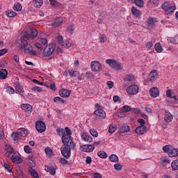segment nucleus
<instances>
[{"label": "nucleus", "instance_id": "nucleus-54", "mask_svg": "<svg viewBox=\"0 0 178 178\" xmlns=\"http://www.w3.org/2000/svg\"><path fill=\"white\" fill-rule=\"evenodd\" d=\"M35 1V8H41L42 5V0H40V2H38L37 0H33Z\"/></svg>", "mask_w": 178, "mask_h": 178}, {"label": "nucleus", "instance_id": "nucleus-39", "mask_svg": "<svg viewBox=\"0 0 178 178\" xmlns=\"http://www.w3.org/2000/svg\"><path fill=\"white\" fill-rule=\"evenodd\" d=\"M67 33L70 34H73V31H74V24L69 25L67 28Z\"/></svg>", "mask_w": 178, "mask_h": 178}, {"label": "nucleus", "instance_id": "nucleus-50", "mask_svg": "<svg viewBox=\"0 0 178 178\" xmlns=\"http://www.w3.org/2000/svg\"><path fill=\"white\" fill-rule=\"evenodd\" d=\"M24 151L26 152V154H31V147L29 145H25L24 147Z\"/></svg>", "mask_w": 178, "mask_h": 178}, {"label": "nucleus", "instance_id": "nucleus-26", "mask_svg": "<svg viewBox=\"0 0 178 178\" xmlns=\"http://www.w3.org/2000/svg\"><path fill=\"white\" fill-rule=\"evenodd\" d=\"M168 155L169 156H170V158L178 156V149H170V152H168Z\"/></svg>", "mask_w": 178, "mask_h": 178}, {"label": "nucleus", "instance_id": "nucleus-41", "mask_svg": "<svg viewBox=\"0 0 178 178\" xmlns=\"http://www.w3.org/2000/svg\"><path fill=\"white\" fill-rule=\"evenodd\" d=\"M19 134L18 132H13L12 134V137L13 138H14V141H15L16 143H17V141H19L20 137H19Z\"/></svg>", "mask_w": 178, "mask_h": 178}, {"label": "nucleus", "instance_id": "nucleus-53", "mask_svg": "<svg viewBox=\"0 0 178 178\" xmlns=\"http://www.w3.org/2000/svg\"><path fill=\"white\" fill-rule=\"evenodd\" d=\"M59 162L60 163H62V165H67L69 163V161L65 158H60Z\"/></svg>", "mask_w": 178, "mask_h": 178}, {"label": "nucleus", "instance_id": "nucleus-28", "mask_svg": "<svg viewBox=\"0 0 178 178\" xmlns=\"http://www.w3.org/2000/svg\"><path fill=\"white\" fill-rule=\"evenodd\" d=\"M65 132H64V134L63 136L64 137H72V130H70V128L65 127Z\"/></svg>", "mask_w": 178, "mask_h": 178}, {"label": "nucleus", "instance_id": "nucleus-62", "mask_svg": "<svg viewBox=\"0 0 178 178\" xmlns=\"http://www.w3.org/2000/svg\"><path fill=\"white\" fill-rule=\"evenodd\" d=\"M40 42H41L43 45H47V44H48V40H47L46 38H41V39H40Z\"/></svg>", "mask_w": 178, "mask_h": 178}, {"label": "nucleus", "instance_id": "nucleus-14", "mask_svg": "<svg viewBox=\"0 0 178 178\" xmlns=\"http://www.w3.org/2000/svg\"><path fill=\"white\" fill-rule=\"evenodd\" d=\"M70 94H72V91L67 89H61L59 91V95L63 98H67V97H70Z\"/></svg>", "mask_w": 178, "mask_h": 178}, {"label": "nucleus", "instance_id": "nucleus-7", "mask_svg": "<svg viewBox=\"0 0 178 178\" xmlns=\"http://www.w3.org/2000/svg\"><path fill=\"white\" fill-rule=\"evenodd\" d=\"M37 131L39 133H44L45 130H47V127L45 126V123L42 121H38L35 124Z\"/></svg>", "mask_w": 178, "mask_h": 178}, {"label": "nucleus", "instance_id": "nucleus-60", "mask_svg": "<svg viewBox=\"0 0 178 178\" xmlns=\"http://www.w3.org/2000/svg\"><path fill=\"white\" fill-rule=\"evenodd\" d=\"M138 123H140V126H145V120H144V119L143 118H140L138 120Z\"/></svg>", "mask_w": 178, "mask_h": 178}, {"label": "nucleus", "instance_id": "nucleus-4", "mask_svg": "<svg viewBox=\"0 0 178 178\" xmlns=\"http://www.w3.org/2000/svg\"><path fill=\"white\" fill-rule=\"evenodd\" d=\"M162 8L165 12H169L166 13V15H170L174 13L175 10H176V6H172L170 3L168 1L164 2L162 5Z\"/></svg>", "mask_w": 178, "mask_h": 178}, {"label": "nucleus", "instance_id": "nucleus-35", "mask_svg": "<svg viewBox=\"0 0 178 178\" xmlns=\"http://www.w3.org/2000/svg\"><path fill=\"white\" fill-rule=\"evenodd\" d=\"M131 109L132 108L130 106H124L121 109V112H122V113H126V112H130Z\"/></svg>", "mask_w": 178, "mask_h": 178}, {"label": "nucleus", "instance_id": "nucleus-32", "mask_svg": "<svg viewBox=\"0 0 178 178\" xmlns=\"http://www.w3.org/2000/svg\"><path fill=\"white\" fill-rule=\"evenodd\" d=\"M109 159L111 162H119V157L116 154H111Z\"/></svg>", "mask_w": 178, "mask_h": 178}, {"label": "nucleus", "instance_id": "nucleus-13", "mask_svg": "<svg viewBox=\"0 0 178 178\" xmlns=\"http://www.w3.org/2000/svg\"><path fill=\"white\" fill-rule=\"evenodd\" d=\"M149 95L153 98H156V97H159V89L156 87H153L150 88Z\"/></svg>", "mask_w": 178, "mask_h": 178}, {"label": "nucleus", "instance_id": "nucleus-36", "mask_svg": "<svg viewBox=\"0 0 178 178\" xmlns=\"http://www.w3.org/2000/svg\"><path fill=\"white\" fill-rule=\"evenodd\" d=\"M98 156H99V158H102V159H105L106 158H108V154H106V152H99L97 153Z\"/></svg>", "mask_w": 178, "mask_h": 178}, {"label": "nucleus", "instance_id": "nucleus-30", "mask_svg": "<svg viewBox=\"0 0 178 178\" xmlns=\"http://www.w3.org/2000/svg\"><path fill=\"white\" fill-rule=\"evenodd\" d=\"M44 151H45L46 155H47V156H49V158H51L52 155H54V151L52 150V149L49 147H46Z\"/></svg>", "mask_w": 178, "mask_h": 178}, {"label": "nucleus", "instance_id": "nucleus-43", "mask_svg": "<svg viewBox=\"0 0 178 178\" xmlns=\"http://www.w3.org/2000/svg\"><path fill=\"white\" fill-rule=\"evenodd\" d=\"M35 47L38 49V54H41V52L42 51V49H44L42 44L40 43H36Z\"/></svg>", "mask_w": 178, "mask_h": 178}, {"label": "nucleus", "instance_id": "nucleus-10", "mask_svg": "<svg viewBox=\"0 0 178 178\" xmlns=\"http://www.w3.org/2000/svg\"><path fill=\"white\" fill-rule=\"evenodd\" d=\"M130 131V127L127 124H120L118 127V133L123 134V133H127Z\"/></svg>", "mask_w": 178, "mask_h": 178}, {"label": "nucleus", "instance_id": "nucleus-27", "mask_svg": "<svg viewBox=\"0 0 178 178\" xmlns=\"http://www.w3.org/2000/svg\"><path fill=\"white\" fill-rule=\"evenodd\" d=\"M29 170L32 177L40 178V176H38V173L35 171V170L33 169V168H29Z\"/></svg>", "mask_w": 178, "mask_h": 178}, {"label": "nucleus", "instance_id": "nucleus-52", "mask_svg": "<svg viewBox=\"0 0 178 178\" xmlns=\"http://www.w3.org/2000/svg\"><path fill=\"white\" fill-rule=\"evenodd\" d=\"M122 168H123V165H122V164L120 163H117L114 165V169L115 170H122Z\"/></svg>", "mask_w": 178, "mask_h": 178}, {"label": "nucleus", "instance_id": "nucleus-46", "mask_svg": "<svg viewBox=\"0 0 178 178\" xmlns=\"http://www.w3.org/2000/svg\"><path fill=\"white\" fill-rule=\"evenodd\" d=\"M99 40H100V42L104 43V42H106L108 39L106 38V35H105V34H102V35H100Z\"/></svg>", "mask_w": 178, "mask_h": 178}, {"label": "nucleus", "instance_id": "nucleus-55", "mask_svg": "<svg viewBox=\"0 0 178 178\" xmlns=\"http://www.w3.org/2000/svg\"><path fill=\"white\" fill-rule=\"evenodd\" d=\"M57 41L58 44H61V45H65V42H63V38L62 36L57 37Z\"/></svg>", "mask_w": 178, "mask_h": 178}, {"label": "nucleus", "instance_id": "nucleus-24", "mask_svg": "<svg viewBox=\"0 0 178 178\" xmlns=\"http://www.w3.org/2000/svg\"><path fill=\"white\" fill-rule=\"evenodd\" d=\"M172 119L173 115H172V114L165 111V122H166V123H170V122H172Z\"/></svg>", "mask_w": 178, "mask_h": 178}, {"label": "nucleus", "instance_id": "nucleus-3", "mask_svg": "<svg viewBox=\"0 0 178 178\" xmlns=\"http://www.w3.org/2000/svg\"><path fill=\"white\" fill-rule=\"evenodd\" d=\"M106 63L108 65L111 69H113L114 70H122L123 69V67L122 66V63H119L116 60L113 59H107L106 60Z\"/></svg>", "mask_w": 178, "mask_h": 178}, {"label": "nucleus", "instance_id": "nucleus-45", "mask_svg": "<svg viewBox=\"0 0 178 178\" xmlns=\"http://www.w3.org/2000/svg\"><path fill=\"white\" fill-rule=\"evenodd\" d=\"M147 26L149 27H154V26H155V22H154V18H150L147 20Z\"/></svg>", "mask_w": 178, "mask_h": 178}, {"label": "nucleus", "instance_id": "nucleus-48", "mask_svg": "<svg viewBox=\"0 0 178 178\" xmlns=\"http://www.w3.org/2000/svg\"><path fill=\"white\" fill-rule=\"evenodd\" d=\"M15 90L16 91L19 92V94L24 92V90H23V88L22 87V86H20V84H17Z\"/></svg>", "mask_w": 178, "mask_h": 178}, {"label": "nucleus", "instance_id": "nucleus-51", "mask_svg": "<svg viewBox=\"0 0 178 178\" xmlns=\"http://www.w3.org/2000/svg\"><path fill=\"white\" fill-rule=\"evenodd\" d=\"M3 166L8 172H10V173L13 172L12 168H10V165H9V163H4Z\"/></svg>", "mask_w": 178, "mask_h": 178}, {"label": "nucleus", "instance_id": "nucleus-21", "mask_svg": "<svg viewBox=\"0 0 178 178\" xmlns=\"http://www.w3.org/2000/svg\"><path fill=\"white\" fill-rule=\"evenodd\" d=\"M8 77V70L1 69L0 70V80H5Z\"/></svg>", "mask_w": 178, "mask_h": 178}, {"label": "nucleus", "instance_id": "nucleus-29", "mask_svg": "<svg viewBox=\"0 0 178 178\" xmlns=\"http://www.w3.org/2000/svg\"><path fill=\"white\" fill-rule=\"evenodd\" d=\"M172 170H178V160H174L171 163Z\"/></svg>", "mask_w": 178, "mask_h": 178}, {"label": "nucleus", "instance_id": "nucleus-37", "mask_svg": "<svg viewBox=\"0 0 178 178\" xmlns=\"http://www.w3.org/2000/svg\"><path fill=\"white\" fill-rule=\"evenodd\" d=\"M56 133L59 137H60V136L63 137V134H65V129H63V128H57Z\"/></svg>", "mask_w": 178, "mask_h": 178}, {"label": "nucleus", "instance_id": "nucleus-40", "mask_svg": "<svg viewBox=\"0 0 178 178\" xmlns=\"http://www.w3.org/2000/svg\"><path fill=\"white\" fill-rule=\"evenodd\" d=\"M169 40L171 44H178V36L171 37Z\"/></svg>", "mask_w": 178, "mask_h": 178}, {"label": "nucleus", "instance_id": "nucleus-44", "mask_svg": "<svg viewBox=\"0 0 178 178\" xmlns=\"http://www.w3.org/2000/svg\"><path fill=\"white\" fill-rule=\"evenodd\" d=\"M118 127H116V125H111L108 128V132L112 134L113 133H115V131H116Z\"/></svg>", "mask_w": 178, "mask_h": 178}, {"label": "nucleus", "instance_id": "nucleus-11", "mask_svg": "<svg viewBox=\"0 0 178 178\" xmlns=\"http://www.w3.org/2000/svg\"><path fill=\"white\" fill-rule=\"evenodd\" d=\"M94 115H96L97 118H100L101 119H105L106 118V114L105 111L102 108H97L96 111H94Z\"/></svg>", "mask_w": 178, "mask_h": 178}, {"label": "nucleus", "instance_id": "nucleus-61", "mask_svg": "<svg viewBox=\"0 0 178 178\" xmlns=\"http://www.w3.org/2000/svg\"><path fill=\"white\" fill-rule=\"evenodd\" d=\"M65 45H63V47H65V48H70L72 47V44L70 42L66 41L65 43L64 42Z\"/></svg>", "mask_w": 178, "mask_h": 178}, {"label": "nucleus", "instance_id": "nucleus-59", "mask_svg": "<svg viewBox=\"0 0 178 178\" xmlns=\"http://www.w3.org/2000/svg\"><path fill=\"white\" fill-rule=\"evenodd\" d=\"M32 91H38V92H41V91H42V88L38 86H35L32 88Z\"/></svg>", "mask_w": 178, "mask_h": 178}, {"label": "nucleus", "instance_id": "nucleus-19", "mask_svg": "<svg viewBox=\"0 0 178 178\" xmlns=\"http://www.w3.org/2000/svg\"><path fill=\"white\" fill-rule=\"evenodd\" d=\"M17 132H18L19 136L21 137H27V136H29V131L24 128L19 129Z\"/></svg>", "mask_w": 178, "mask_h": 178}, {"label": "nucleus", "instance_id": "nucleus-12", "mask_svg": "<svg viewBox=\"0 0 178 178\" xmlns=\"http://www.w3.org/2000/svg\"><path fill=\"white\" fill-rule=\"evenodd\" d=\"M147 130L148 129L146 126L140 125L135 129V133H136V134L143 135L147 133Z\"/></svg>", "mask_w": 178, "mask_h": 178}, {"label": "nucleus", "instance_id": "nucleus-5", "mask_svg": "<svg viewBox=\"0 0 178 178\" xmlns=\"http://www.w3.org/2000/svg\"><path fill=\"white\" fill-rule=\"evenodd\" d=\"M56 48V44H55V43H51L44 47L42 54L44 56H51V55L54 54V51H55Z\"/></svg>", "mask_w": 178, "mask_h": 178}, {"label": "nucleus", "instance_id": "nucleus-47", "mask_svg": "<svg viewBox=\"0 0 178 178\" xmlns=\"http://www.w3.org/2000/svg\"><path fill=\"white\" fill-rule=\"evenodd\" d=\"M6 150L7 152H15V149H13V147H12L10 145H6Z\"/></svg>", "mask_w": 178, "mask_h": 178}, {"label": "nucleus", "instance_id": "nucleus-56", "mask_svg": "<svg viewBox=\"0 0 178 178\" xmlns=\"http://www.w3.org/2000/svg\"><path fill=\"white\" fill-rule=\"evenodd\" d=\"M163 150L164 152H170V146L165 145L164 147H163Z\"/></svg>", "mask_w": 178, "mask_h": 178}, {"label": "nucleus", "instance_id": "nucleus-9", "mask_svg": "<svg viewBox=\"0 0 178 178\" xmlns=\"http://www.w3.org/2000/svg\"><path fill=\"white\" fill-rule=\"evenodd\" d=\"M92 72H99L102 69V65L98 61H93L90 64Z\"/></svg>", "mask_w": 178, "mask_h": 178}, {"label": "nucleus", "instance_id": "nucleus-6", "mask_svg": "<svg viewBox=\"0 0 178 178\" xmlns=\"http://www.w3.org/2000/svg\"><path fill=\"white\" fill-rule=\"evenodd\" d=\"M22 45L20 47V49H24L25 51V54H29V52H31V49H33V46L27 40H22Z\"/></svg>", "mask_w": 178, "mask_h": 178}, {"label": "nucleus", "instance_id": "nucleus-2", "mask_svg": "<svg viewBox=\"0 0 178 178\" xmlns=\"http://www.w3.org/2000/svg\"><path fill=\"white\" fill-rule=\"evenodd\" d=\"M38 35V31H37V29L30 28L29 29L27 30V33H26L23 35V40L24 41H27L30 40V38H35Z\"/></svg>", "mask_w": 178, "mask_h": 178}, {"label": "nucleus", "instance_id": "nucleus-18", "mask_svg": "<svg viewBox=\"0 0 178 178\" xmlns=\"http://www.w3.org/2000/svg\"><path fill=\"white\" fill-rule=\"evenodd\" d=\"M21 108L23 111H25V112L29 113H31V112H33V106L30 104H22Z\"/></svg>", "mask_w": 178, "mask_h": 178}, {"label": "nucleus", "instance_id": "nucleus-49", "mask_svg": "<svg viewBox=\"0 0 178 178\" xmlns=\"http://www.w3.org/2000/svg\"><path fill=\"white\" fill-rule=\"evenodd\" d=\"M90 134L92 137H98V132L94 129H90Z\"/></svg>", "mask_w": 178, "mask_h": 178}, {"label": "nucleus", "instance_id": "nucleus-1", "mask_svg": "<svg viewBox=\"0 0 178 178\" xmlns=\"http://www.w3.org/2000/svg\"><path fill=\"white\" fill-rule=\"evenodd\" d=\"M61 140L63 144L60 147L61 154L64 158L69 159L72 155V148L74 149L76 144L73 142L72 136H62Z\"/></svg>", "mask_w": 178, "mask_h": 178}, {"label": "nucleus", "instance_id": "nucleus-23", "mask_svg": "<svg viewBox=\"0 0 178 178\" xmlns=\"http://www.w3.org/2000/svg\"><path fill=\"white\" fill-rule=\"evenodd\" d=\"M11 161L12 162H14L15 163H23V159H22L20 156H11Z\"/></svg>", "mask_w": 178, "mask_h": 178}, {"label": "nucleus", "instance_id": "nucleus-25", "mask_svg": "<svg viewBox=\"0 0 178 178\" xmlns=\"http://www.w3.org/2000/svg\"><path fill=\"white\" fill-rule=\"evenodd\" d=\"M82 140H83V141H87L88 143H92V137L87 135V134H83Z\"/></svg>", "mask_w": 178, "mask_h": 178}, {"label": "nucleus", "instance_id": "nucleus-8", "mask_svg": "<svg viewBox=\"0 0 178 178\" xmlns=\"http://www.w3.org/2000/svg\"><path fill=\"white\" fill-rule=\"evenodd\" d=\"M127 92L131 95H136V94H138V86L131 85L127 88Z\"/></svg>", "mask_w": 178, "mask_h": 178}, {"label": "nucleus", "instance_id": "nucleus-64", "mask_svg": "<svg viewBox=\"0 0 178 178\" xmlns=\"http://www.w3.org/2000/svg\"><path fill=\"white\" fill-rule=\"evenodd\" d=\"M93 177L95 178H102V175L99 174V172H96L93 175Z\"/></svg>", "mask_w": 178, "mask_h": 178}, {"label": "nucleus", "instance_id": "nucleus-16", "mask_svg": "<svg viewBox=\"0 0 178 178\" xmlns=\"http://www.w3.org/2000/svg\"><path fill=\"white\" fill-rule=\"evenodd\" d=\"M62 23H63V19H62V17H58L54 19V22L51 23V27L56 28V27H59V26H60Z\"/></svg>", "mask_w": 178, "mask_h": 178}, {"label": "nucleus", "instance_id": "nucleus-20", "mask_svg": "<svg viewBox=\"0 0 178 178\" xmlns=\"http://www.w3.org/2000/svg\"><path fill=\"white\" fill-rule=\"evenodd\" d=\"M44 170H46V172H49V173L52 175H56V170L52 165H50V166L45 165Z\"/></svg>", "mask_w": 178, "mask_h": 178}, {"label": "nucleus", "instance_id": "nucleus-42", "mask_svg": "<svg viewBox=\"0 0 178 178\" xmlns=\"http://www.w3.org/2000/svg\"><path fill=\"white\" fill-rule=\"evenodd\" d=\"M22 4L18 3L14 5L13 9L14 10H17V12H20V10H22Z\"/></svg>", "mask_w": 178, "mask_h": 178}, {"label": "nucleus", "instance_id": "nucleus-57", "mask_svg": "<svg viewBox=\"0 0 178 178\" xmlns=\"http://www.w3.org/2000/svg\"><path fill=\"white\" fill-rule=\"evenodd\" d=\"M168 163H170V160H169L168 159H164L163 160H162L161 165H163V166H166V165H168Z\"/></svg>", "mask_w": 178, "mask_h": 178}, {"label": "nucleus", "instance_id": "nucleus-58", "mask_svg": "<svg viewBox=\"0 0 178 178\" xmlns=\"http://www.w3.org/2000/svg\"><path fill=\"white\" fill-rule=\"evenodd\" d=\"M125 79L127 81H133L134 80V76L127 75Z\"/></svg>", "mask_w": 178, "mask_h": 178}, {"label": "nucleus", "instance_id": "nucleus-22", "mask_svg": "<svg viewBox=\"0 0 178 178\" xmlns=\"http://www.w3.org/2000/svg\"><path fill=\"white\" fill-rule=\"evenodd\" d=\"M131 13L134 16L138 17V19H140L141 16V12L137 10V8H136L134 6L131 8Z\"/></svg>", "mask_w": 178, "mask_h": 178}, {"label": "nucleus", "instance_id": "nucleus-15", "mask_svg": "<svg viewBox=\"0 0 178 178\" xmlns=\"http://www.w3.org/2000/svg\"><path fill=\"white\" fill-rule=\"evenodd\" d=\"M156 79H158V71H156V70H154L149 74V81H155Z\"/></svg>", "mask_w": 178, "mask_h": 178}, {"label": "nucleus", "instance_id": "nucleus-33", "mask_svg": "<svg viewBox=\"0 0 178 178\" xmlns=\"http://www.w3.org/2000/svg\"><path fill=\"white\" fill-rule=\"evenodd\" d=\"M135 4L138 8H144V1L143 0H134Z\"/></svg>", "mask_w": 178, "mask_h": 178}, {"label": "nucleus", "instance_id": "nucleus-34", "mask_svg": "<svg viewBox=\"0 0 178 178\" xmlns=\"http://www.w3.org/2000/svg\"><path fill=\"white\" fill-rule=\"evenodd\" d=\"M155 49L156 52L161 53L163 51V49H162V46L161 45V43L157 42L155 44Z\"/></svg>", "mask_w": 178, "mask_h": 178}, {"label": "nucleus", "instance_id": "nucleus-63", "mask_svg": "<svg viewBox=\"0 0 178 178\" xmlns=\"http://www.w3.org/2000/svg\"><path fill=\"white\" fill-rule=\"evenodd\" d=\"M152 45H153L152 42H147L146 43V48H148V49H149L152 48Z\"/></svg>", "mask_w": 178, "mask_h": 178}, {"label": "nucleus", "instance_id": "nucleus-38", "mask_svg": "<svg viewBox=\"0 0 178 178\" xmlns=\"http://www.w3.org/2000/svg\"><path fill=\"white\" fill-rule=\"evenodd\" d=\"M54 102H56L57 104H59V102H60V104H65V100L60 97H56L54 98Z\"/></svg>", "mask_w": 178, "mask_h": 178}, {"label": "nucleus", "instance_id": "nucleus-17", "mask_svg": "<svg viewBox=\"0 0 178 178\" xmlns=\"http://www.w3.org/2000/svg\"><path fill=\"white\" fill-rule=\"evenodd\" d=\"M83 147H87V148L86 149H83V151H84L85 152H92V151H94V149H95V146H94V145H81V148H83Z\"/></svg>", "mask_w": 178, "mask_h": 178}, {"label": "nucleus", "instance_id": "nucleus-31", "mask_svg": "<svg viewBox=\"0 0 178 178\" xmlns=\"http://www.w3.org/2000/svg\"><path fill=\"white\" fill-rule=\"evenodd\" d=\"M6 15L8 16V17H15L17 15V13L12 10H8L6 11Z\"/></svg>", "mask_w": 178, "mask_h": 178}]
</instances>
